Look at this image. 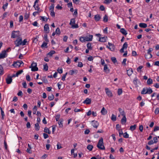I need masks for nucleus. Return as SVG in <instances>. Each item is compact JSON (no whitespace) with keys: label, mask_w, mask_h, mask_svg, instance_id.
Masks as SVG:
<instances>
[{"label":"nucleus","mask_w":159,"mask_h":159,"mask_svg":"<svg viewBox=\"0 0 159 159\" xmlns=\"http://www.w3.org/2000/svg\"><path fill=\"white\" fill-rule=\"evenodd\" d=\"M27 40L25 39L23 41H22V45L24 46L26 45V43L27 42Z\"/></svg>","instance_id":"nucleus-57"},{"label":"nucleus","mask_w":159,"mask_h":159,"mask_svg":"<svg viewBox=\"0 0 159 159\" xmlns=\"http://www.w3.org/2000/svg\"><path fill=\"white\" fill-rule=\"evenodd\" d=\"M152 80L151 78H149L147 81V84L148 85H150L152 83Z\"/></svg>","instance_id":"nucleus-26"},{"label":"nucleus","mask_w":159,"mask_h":159,"mask_svg":"<svg viewBox=\"0 0 159 159\" xmlns=\"http://www.w3.org/2000/svg\"><path fill=\"white\" fill-rule=\"evenodd\" d=\"M54 98V96L53 94H52L50 96H49L48 97V99L50 101L52 100Z\"/></svg>","instance_id":"nucleus-38"},{"label":"nucleus","mask_w":159,"mask_h":159,"mask_svg":"<svg viewBox=\"0 0 159 159\" xmlns=\"http://www.w3.org/2000/svg\"><path fill=\"white\" fill-rule=\"evenodd\" d=\"M139 25L141 28H146L147 27V24L144 23H140Z\"/></svg>","instance_id":"nucleus-18"},{"label":"nucleus","mask_w":159,"mask_h":159,"mask_svg":"<svg viewBox=\"0 0 159 159\" xmlns=\"http://www.w3.org/2000/svg\"><path fill=\"white\" fill-rule=\"evenodd\" d=\"M3 67L1 65H0V75H2L3 74Z\"/></svg>","instance_id":"nucleus-44"},{"label":"nucleus","mask_w":159,"mask_h":159,"mask_svg":"<svg viewBox=\"0 0 159 159\" xmlns=\"http://www.w3.org/2000/svg\"><path fill=\"white\" fill-rule=\"evenodd\" d=\"M94 19L96 21H99L101 17L99 15H96L94 16Z\"/></svg>","instance_id":"nucleus-16"},{"label":"nucleus","mask_w":159,"mask_h":159,"mask_svg":"<svg viewBox=\"0 0 159 159\" xmlns=\"http://www.w3.org/2000/svg\"><path fill=\"white\" fill-rule=\"evenodd\" d=\"M108 44L109 46H107V48H109L111 51H114L115 49V46L114 45L110 42L108 43Z\"/></svg>","instance_id":"nucleus-5"},{"label":"nucleus","mask_w":159,"mask_h":159,"mask_svg":"<svg viewBox=\"0 0 159 159\" xmlns=\"http://www.w3.org/2000/svg\"><path fill=\"white\" fill-rule=\"evenodd\" d=\"M93 148V146L91 145H89L87 147V148L89 150V151H92Z\"/></svg>","instance_id":"nucleus-39"},{"label":"nucleus","mask_w":159,"mask_h":159,"mask_svg":"<svg viewBox=\"0 0 159 159\" xmlns=\"http://www.w3.org/2000/svg\"><path fill=\"white\" fill-rule=\"evenodd\" d=\"M91 45H92V44L91 43H88L87 44V46L88 48V49H91L92 48Z\"/></svg>","instance_id":"nucleus-43"},{"label":"nucleus","mask_w":159,"mask_h":159,"mask_svg":"<svg viewBox=\"0 0 159 159\" xmlns=\"http://www.w3.org/2000/svg\"><path fill=\"white\" fill-rule=\"evenodd\" d=\"M37 110V107L36 106H35L34 107V108L33 109V114H36V111Z\"/></svg>","instance_id":"nucleus-41"},{"label":"nucleus","mask_w":159,"mask_h":159,"mask_svg":"<svg viewBox=\"0 0 159 159\" xmlns=\"http://www.w3.org/2000/svg\"><path fill=\"white\" fill-rule=\"evenodd\" d=\"M136 125H131L130 126V129L131 130L133 131L136 129Z\"/></svg>","instance_id":"nucleus-33"},{"label":"nucleus","mask_w":159,"mask_h":159,"mask_svg":"<svg viewBox=\"0 0 159 159\" xmlns=\"http://www.w3.org/2000/svg\"><path fill=\"white\" fill-rule=\"evenodd\" d=\"M71 27L73 28H77L79 27V26L77 24H73L71 25Z\"/></svg>","instance_id":"nucleus-59"},{"label":"nucleus","mask_w":159,"mask_h":159,"mask_svg":"<svg viewBox=\"0 0 159 159\" xmlns=\"http://www.w3.org/2000/svg\"><path fill=\"white\" fill-rule=\"evenodd\" d=\"M105 90L106 93L108 97H112L113 96L111 92L109 89L108 88H106Z\"/></svg>","instance_id":"nucleus-6"},{"label":"nucleus","mask_w":159,"mask_h":159,"mask_svg":"<svg viewBox=\"0 0 159 159\" xmlns=\"http://www.w3.org/2000/svg\"><path fill=\"white\" fill-rule=\"evenodd\" d=\"M84 37L85 41H91L92 40L93 35H90L89 37L86 36Z\"/></svg>","instance_id":"nucleus-8"},{"label":"nucleus","mask_w":159,"mask_h":159,"mask_svg":"<svg viewBox=\"0 0 159 159\" xmlns=\"http://www.w3.org/2000/svg\"><path fill=\"white\" fill-rule=\"evenodd\" d=\"M23 72V71L22 70H19L16 73V75L17 76H18L20 74Z\"/></svg>","instance_id":"nucleus-50"},{"label":"nucleus","mask_w":159,"mask_h":159,"mask_svg":"<svg viewBox=\"0 0 159 159\" xmlns=\"http://www.w3.org/2000/svg\"><path fill=\"white\" fill-rule=\"evenodd\" d=\"M133 73V70L132 69H130L127 70V74L129 76H130Z\"/></svg>","instance_id":"nucleus-20"},{"label":"nucleus","mask_w":159,"mask_h":159,"mask_svg":"<svg viewBox=\"0 0 159 159\" xmlns=\"http://www.w3.org/2000/svg\"><path fill=\"white\" fill-rule=\"evenodd\" d=\"M111 60L113 62L115 63L117 62L116 58L115 57H112L111 58Z\"/></svg>","instance_id":"nucleus-61"},{"label":"nucleus","mask_w":159,"mask_h":159,"mask_svg":"<svg viewBox=\"0 0 159 159\" xmlns=\"http://www.w3.org/2000/svg\"><path fill=\"white\" fill-rule=\"evenodd\" d=\"M83 103L86 104H90L91 103V100L90 98H87L83 102Z\"/></svg>","instance_id":"nucleus-11"},{"label":"nucleus","mask_w":159,"mask_h":159,"mask_svg":"<svg viewBox=\"0 0 159 159\" xmlns=\"http://www.w3.org/2000/svg\"><path fill=\"white\" fill-rule=\"evenodd\" d=\"M67 73L66 72V74H64L62 76V77L61 78V80L63 81H64L65 80V78H66V76L67 75Z\"/></svg>","instance_id":"nucleus-55"},{"label":"nucleus","mask_w":159,"mask_h":159,"mask_svg":"<svg viewBox=\"0 0 159 159\" xmlns=\"http://www.w3.org/2000/svg\"><path fill=\"white\" fill-rule=\"evenodd\" d=\"M71 75H73L74 74H76L77 72V70H71L69 71Z\"/></svg>","instance_id":"nucleus-27"},{"label":"nucleus","mask_w":159,"mask_h":159,"mask_svg":"<svg viewBox=\"0 0 159 159\" xmlns=\"http://www.w3.org/2000/svg\"><path fill=\"white\" fill-rule=\"evenodd\" d=\"M159 112V108H157L155 111V114H158Z\"/></svg>","instance_id":"nucleus-64"},{"label":"nucleus","mask_w":159,"mask_h":159,"mask_svg":"<svg viewBox=\"0 0 159 159\" xmlns=\"http://www.w3.org/2000/svg\"><path fill=\"white\" fill-rule=\"evenodd\" d=\"M55 53V51L54 50H52L48 53L47 55L49 56L50 57H51L52 56L53 54H54Z\"/></svg>","instance_id":"nucleus-25"},{"label":"nucleus","mask_w":159,"mask_h":159,"mask_svg":"<svg viewBox=\"0 0 159 159\" xmlns=\"http://www.w3.org/2000/svg\"><path fill=\"white\" fill-rule=\"evenodd\" d=\"M92 122L93 126L95 128H97L99 125V123L97 121L95 120L92 121Z\"/></svg>","instance_id":"nucleus-10"},{"label":"nucleus","mask_w":159,"mask_h":159,"mask_svg":"<svg viewBox=\"0 0 159 159\" xmlns=\"http://www.w3.org/2000/svg\"><path fill=\"white\" fill-rule=\"evenodd\" d=\"M37 63L36 62H33L31 64L30 66V68H31V70L32 71H37L38 70V68L37 67Z\"/></svg>","instance_id":"nucleus-2"},{"label":"nucleus","mask_w":159,"mask_h":159,"mask_svg":"<svg viewBox=\"0 0 159 159\" xmlns=\"http://www.w3.org/2000/svg\"><path fill=\"white\" fill-rule=\"evenodd\" d=\"M51 13L50 15L52 17H54L55 16V13L54 12V11H50Z\"/></svg>","instance_id":"nucleus-60"},{"label":"nucleus","mask_w":159,"mask_h":159,"mask_svg":"<svg viewBox=\"0 0 159 159\" xmlns=\"http://www.w3.org/2000/svg\"><path fill=\"white\" fill-rule=\"evenodd\" d=\"M145 57L146 59H150L152 57V55L151 53H147L145 55Z\"/></svg>","instance_id":"nucleus-17"},{"label":"nucleus","mask_w":159,"mask_h":159,"mask_svg":"<svg viewBox=\"0 0 159 159\" xmlns=\"http://www.w3.org/2000/svg\"><path fill=\"white\" fill-rule=\"evenodd\" d=\"M112 0H105L104 3L108 4L110 3L112 1Z\"/></svg>","instance_id":"nucleus-63"},{"label":"nucleus","mask_w":159,"mask_h":159,"mask_svg":"<svg viewBox=\"0 0 159 159\" xmlns=\"http://www.w3.org/2000/svg\"><path fill=\"white\" fill-rule=\"evenodd\" d=\"M97 147L101 150H104L105 149V147L103 145V139L102 138H101L99 140L97 145Z\"/></svg>","instance_id":"nucleus-1"},{"label":"nucleus","mask_w":159,"mask_h":159,"mask_svg":"<svg viewBox=\"0 0 159 159\" xmlns=\"http://www.w3.org/2000/svg\"><path fill=\"white\" fill-rule=\"evenodd\" d=\"M4 144L5 149H6V150H7V142L5 140H4Z\"/></svg>","instance_id":"nucleus-62"},{"label":"nucleus","mask_w":159,"mask_h":159,"mask_svg":"<svg viewBox=\"0 0 159 159\" xmlns=\"http://www.w3.org/2000/svg\"><path fill=\"white\" fill-rule=\"evenodd\" d=\"M103 20L104 22H107L108 21V16L107 15H105L104 16Z\"/></svg>","instance_id":"nucleus-40"},{"label":"nucleus","mask_w":159,"mask_h":159,"mask_svg":"<svg viewBox=\"0 0 159 159\" xmlns=\"http://www.w3.org/2000/svg\"><path fill=\"white\" fill-rule=\"evenodd\" d=\"M20 32L19 31H13L11 32V38H15L16 37L19 36V34Z\"/></svg>","instance_id":"nucleus-4"},{"label":"nucleus","mask_w":159,"mask_h":159,"mask_svg":"<svg viewBox=\"0 0 159 159\" xmlns=\"http://www.w3.org/2000/svg\"><path fill=\"white\" fill-rule=\"evenodd\" d=\"M119 112H120V114L122 116H125V113L124 111L122 110V109L121 108H119Z\"/></svg>","instance_id":"nucleus-21"},{"label":"nucleus","mask_w":159,"mask_h":159,"mask_svg":"<svg viewBox=\"0 0 159 159\" xmlns=\"http://www.w3.org/2000/svg\"><path fill=\"white\" fill-rule=\"evenodd\" d=\"M123 136L125 138H128L129 136V134L127 133L126 132L123 134Z\"/></svg>","instance_id":"nucleus-51"},{"label":"nucleus","mask_w":159,"mask_h":159,"mask_svg":"<svg viewBox=\"0 0 159 159\" xmlns=\"http://www.w3.org/2000/svg\"><path fill=\"white\" fill-rule=\"evenodd\" d=\"M147 89L146 92V94H150L152 93L153 91L152 89H151L150 87L149 88H147Z\"/></svg>","instance_id":"nucleus-15"},{"label":"nucleus","mask_w":159,"mask_h":159,"mask_svg":"<svg viewBox=\"0 0 159 159\" xmlns=\"http://www.w3.org/2000/svg\"><path fill=\"white\" fill-rule=\"evenodd\" d=\"M54 4L52 3L51 5L49 7V10L50 11H54Z\"/></svg>","instance_id":"nucleus-45"},{"label":"nucleus","mask_w":159,"mask_h":159,"mask_svg":"<svg viewBox=\"0 0 159 159\" xmlns=\"http://www.w3.org/2000/svg\"><path fill=\"white\" fill-rule=\"evenodd\" d=\"M120 32L124 35H126L127 34L126 31L124 28L121 29Z\"/></svg>","instance_id":"nucleus-23"},{"label":"nucleus","mask_w":159,"mask_h":159,"mask_svg":"<svg viewBox=\"0 0 159 159\" xmlns=\"http://www.w3.org/2000/svg\"><path fill=\"white\" fill-rule=\"evenodd\" d=\"M30 12H29L26 11L24 16V19L27 20L29 17Z\"/></svg>","instance_id":"nucleus-22"},{"label":"nucleus","mask_w":159,"mask_h":159,"mask_svg":"<svg viewBox=\"0 0 159 159\" xmlns=\"http://www.w3.org/2000/svg\"><path fill=\"white\" fill-rule=\"evenodd\" d=\"M44 132L48 133V134H51V132L47 127H45L44 130Z\"/></svg>","instance_id":"nucleus-29"},{"label":"nucleus","mask_w":159,"mask_h":159,"mask_svg":"<svg viewBox=\"0 0 159 159\" xmlns=\"http://www.w3.org/2000/svg\"><path fill=\"white\" fill-rule=\"evenodd\" d=\"M22 39L21 37L18 38L16 40L14 41V44L16 47H18L20 45H22Z\"/></svg>","instance_id":"nucleus-3"},{"label":"nucleus","mask_w":159,"mask_h":159,"mask_svg":"<svg viewBox=\"0 0 159 159\" xmlns=\"http://www.w3.org/2000/svg\"><path fill=\"white\" fill-rule=\"evenodd\" d=\"M80 41L83 43L85 42V39H84V37H81L80 39Z\"/></svg>","instance_id":"nucleus-58"},{"label":"nucleus","mask_w":159,"mask_h":159,"mask_svg":"<svg viewBox=\"0 0 159 159\" xmlns=\"http://www.w3.org/2000/svg\"><path fill=\"white\" fill-rule=\"evenodd\" d=\"M128 47V44L127 42H125L124 44L123 45L122 48H123L124 49H126Z\"/></svg>","instance_id":"nucleus-42"},{"label":"nucleus","mask_w":159,"mask_h":159,"mask_svg":"<svg viewBox=\"0 0 159 159\" xmlns=\"http://www.w3.org/2000/svg\"><path fill=\"white\" fill-rule=\"evenodd\" d=\"M75 18H72L71 19L70 21V25H72L73 24H75Z\"/></svg>","instance_id":"nucleus-34"},{"label":"nucleus","mask_w":159,"mask_h":159,"mask_svg":"<svg viewBox=\"0 0 159 159\" xmlns=\"http://www.w3.org/2000/svg\"><path fill=\"white\" fill-rule=\"evenodd\" d=\"M122 93V90L121 89H119L118 90L117 93L119 95H121Z\"/></svg>","instance_id":"nucleus-46"},{"label":"nucleus","mask_w":159,"mask_h":159,"mask_svg":"<svg viewBox=\"0 0 159 159\" xmlns=\"http://www.w3.org/2000/svg\"><path fill=\"white\" fill-rule=\"evenodd\" d=\"M147 89V88H143L141 92V93L143 94H146V92Z\"/></svg>","instance_id":"nucleus-37"},{"label":"nucleus","mask_w":159,"mask_h":159,"mask_svg":"<svg viewBox=\"0 0 159 159\" xmlns=\"http://www.w3.org/2000/svg\"><path fill=\"white\" fill-rule=\"evenodd\" d=\"M7 56V54L5 51H2L0 53V59H3Z\"/></svg>","instance_id":"nucleus-7"},{"label":"nucleus","mask_w":159,"mask_h":159,"mask_svg":"<svg viewBox=\"0 0 159 159\" xmlns=\"http://www.w3.org/2000/svg\"><path fill=\"white\" fill-rule=\"evenodd\" d=\"M48 42H43L41 46V47L42 48H43L44 47H45L46 48H47V45Z\"/></svg>","instance_id":"nucleus-32"},{"label":"nucleus","mask_w":159,"mask_h":159,"mask_svg":"<svg viewBox=\"0 0 159 159\" xmlns=\"http://www.w3.org/2000/svg\"><path fill=\"white\" fill-rule=\"evenodd\" d=\"M40 20H42L43 21H44L45 22H47L49 18H45L44 16H40Z\"/></svg>","instance_id":"nucleus-31"},{"label":"nucleus","mask_w":159,"mask_h":159,"mask_svg":"<svg viewBox=\"0 0 159 159\" xmlns=\"http://www.w3.org/2000/svg\"><path fill=\"white\" fill-rule=\"evenodd\" d=\"M18 61L14 62L12 65L15 67H17L18 66V67L20 66V65H19V64L17 63Z\"/></svg>","instance_id":"nucleus-35"},{"label":"nucleus","mask_w":159,"mask_h":159,"mask_svg":"<svg viewBox=\"0 0 159 159\" xmlns=\"http://www.w3.org/2000/svg\"><path fill=\"white\" fill-rule=\"evenodd\" d=\"M99 41L102 42H105L106 41L105 37H100Z\"/></svg>","instance_id":"nucleus-24"},{"label":"nucleus","mask_w":159,"mask_h":159,"mask_svg":"<svg viewBox=\"0 0 159 159\" xmlns=\"http://www.w3.org/2000/svg\"><path fill=\"white\" fill-rule=\"evenodd\" d=\"M40 127L38 123H37L35 124V128L36 130L38 131Z\"/></svg>","instance_id":"nucleus-28"},{"label":"nucleus","mask_w":159,"mask_h":159,"mask_svg":"<svg viewBox=\"0 0 159 159\" xmlns=\"http://www.w3.org/2000/svg\"><path fill=\"white\" fill-rule=\"evenodd\" d=\"M8 5V3H6L5 4L3 5L2 8L4 9V11H5V9L7 8V7Z\"/></svg>","instance_id":"nucleus-53"},{"label":"nucleus","mask_w":159,"mask_h":159,"mask_svg":"<svg viewBox=\"0 0 159 159\" xmlns=\"http://www.w3.org/2000/svg\"><path fill=\"white\" fill-rule=\"evenodd\" d=\"M101 113L103 115H105L107 113V111L105 109L104 107H103L101 111Z\"/></svg>","instance_id":"nucleus-19"},{"label":"nucleus","mask_w":159,"mask_h":159,"mask_svg":"<svg viewBox=\"0 0 159 159\" xmlns=\"http://www.w3.org/2000/svg\"><path fill=\"white\" fill-rule=\"evenodd\" d=\"M56 34H60V31L59 28H57L55 32Z\"/></svg>","instance_id":"nucleus-54"},{"label":"nucleus","mask_w":159,"mask_h":159,"mask_svg":"<svg viewBox=\"0 0 159 159\" xmlns=\"http://www.w3.org/2000/svg\"><path fill=\"white\" fill-rule=\"evenodd\" d=\"M44 31H48V32H47V33H49V25L48 24H46L44 26Z\"/></svg>","instance_id":"nucleus-13"},{"label":"nucleus","mask_w":159,"mask_h":159,"mask_svg":"<svg viewBox=\"0 0 159 159\" xmlns=\"http://www.w3.org/2000/svg\"><path fill=\"white\" fill-rule=\"evenodd\" d=\"M63 120L62 119H60L58 121V124L60 126V127H62L63 126L62 122L63 121Z\"/></svg>","instance_id":"nucleus-30"},{"label":"nucleus","mask_w":159,"mask_h":159,"mask_svg":"<svg viewBox=\"0 0 159 159\" xmlns=\"http://www.w3.org/2000/svg\"><path fill=\"white\" fill-rule=\"evenodd\" d=\"M44 39L46 42H49V40L48 39V35L47 34H45L44 35Z\"/></svg>","instance_id":"nucleus-47"},{"label":"nucleus","mask_w":159,"mask_h":159,"mask_svg":"<svg viewBox=\"0 0 159 159\" xmlns=\"http://www.w3.org/2000/svg\"><path fill=\"white\" fill-rule=\"evenodd\" d=\"M138 81V80L137 78L136 77L135 78H134V80H133V83H134L136 85H137V82Z\"/></svg>","instance_id":"nucleus-52"},{"label":"nucleus","mask_w":159,"mask_h":159,"mask_svg":"<svg viewBox=\"0 0 159 159\" xmlns=\"http://www.w3.org/2000/svg\"><path fill=\"white\" fill-rule=\"evenodd\" d=\"M104 71L107 74H108L110 72V70L108 69L107 64H105L104 65Z\"/></svg>","instance_id":"nucleus-12"},{"label":"nucleus","mask_w":159,"mask_h":159,"mask_svg":"<svg viewBox=\"0 0 159 159\" xmlns=\"http://www.w3.org/2000/svg\"><path fill=\"white\" fill-rule=\"evenodd\" d=\"M42 80L44 83H48V80L46 78V77H43Z\"/></svg>","instance_id":"nucleus-48"},{"label":"nucleus","mask_w":159,"mask_h":159,"mask_svg":"<svg viewBox=\"0 0 159 159\" xmlns=\"http://www.w3.org/2000/svg\"><path fill=\"white\" fill-rule=\"evenodd\" d=\"M48 69V66L47 63L44 65L43 70L45 71H47Z\"/></svg>","instance_id":"nucleus-49"},{"label":"nucleus","mask_w":159,"mask_h":159,"mask_svg":"<svg viewBox=\"0 0 159 159\" xmlns=\"http://www.w3.org/2000/svg\"><path fill=\"white\" fill-rule=\"evenodd\" d=\"M111 119L112 121H115L116 120V117L115 115L113 114H112L111 116Z\"/></svg>","instance_id":"nucleus-36"},{"label":"nucleus","mask_w":159,"mask_h":159,"mask_svg":"<svg viewBox=\"0 0 159 159\" xmlns=\"http://www.w3.org/2000/svg\"><path fill=\"white\" fill-rule=\"evenodd\" d=\"M12 81V77L8 76L7 78L6 79V82L7 84H10Z\"/></svg>","instance_id":"nucleus-9"},{"label":"nucleus","mask_w":159,"mask_h":159,"mask_svg":"<svg viewBox=\"0 0 159 159\" xmlns=\"http://www.w3.org/2000/svg\"><path fill=\"white\" fill-rule=\"evenodd\" d=\"M57 71L60 74L62 73L63 72L62 68H58L57 69Z\"/></svg>","instance_id":"nucleus-56"},{"label":"nucleus","mask_w":159,"mask_h":159,"mask_svg":"<svg viewBox=\"0 0 159 159\" xmlns=\"http://www.w3.org/2000/svg\"><path fill=\"white\" fill-rule=\"evenodd\" d=\"M126 122V118L125 115L123 116V117L122 118L121 120V123L122 124H123L125 123Z\"/></svg>","instance_id":"nucleus-14"}]
</instances>
